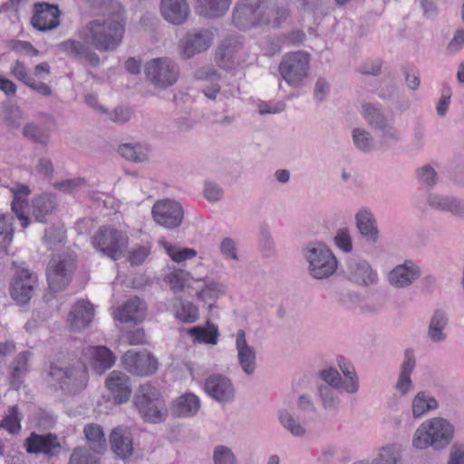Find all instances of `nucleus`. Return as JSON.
<instances>
[{
	"mask_svg": "<svg viewBox=\"0 0 464 464\" xmlns=\"http://www.w3.org/2000/svg\"><path fill=\"white\" fill-rule=\"evenodd\" d=\"M111 444L113 452L121 459H127L132 455L133 443L130 431L127 429L116 428L111 433Z\"/></svg>",
	"mask_w": 464,
	"mask_h": 464,
	"instance_id": "7c9ffc66",
	"label": "nucleus"
},
{
	"mask_svg": "<svg viewBox=\"0 0 464 464\" xmlns=\"http://www.w3.org/2000/svg\"><path fill=\"white\" fill-rule=\"evenodd\" d=\"M128 244L127 234L111 226L101 227L92 237V246L112 260L123 256Z\"/></svg>",
	"mask_w": 464,
	"mask_h": 464,
	"instance_id": "0eeeda50",
	"label": "nucleus"
},
{
	"mask_svg": "<svg viewBox=\"0 0 464 464\" xmlns=\"http://www.w3.org/2000/svg\"><path fill=\"white\" fill-rule=\"evenodd\" d=\"M449 324V317L445 311L436 309L430 321L428 336L433 343H441L446 340L447 334L444 332Z\"/></svg>",
	"mask_w": 464,
	"mask_h": 464,
	"instance_id": "f704fd0d",
	"label": "nucleus"
},
{
	"mask_svg": "<svg viewBox=\"0 0 464 464\" xmlns=\"http://www.w3.org/2000/svg\"><path fill=\"white\" fill-rule=\"evenodd\" d=\"M61 12L56 5L45 2L34 5V13L31 18L32 25L38 31L45 32L55 29L60 24Z\"/></svg>",
	"mask_w": 464,
	"mask_h": 464,
	"instance_id": "a211bd4d",
	"label": "nucleus"
},
{
	"mask_svg": "<svg viewBox=\"0 0 464 464\" xmlns=\"http://www.w3.org/2000/svg\"><path fill=\"white\" fill-rule=\"evenodd\" d=\"M319 376L325 382L324 385H329L337 390H343V380L337 370L334 368L322 370Z\"/></svg>",
	"mask_w": 464,
	"mask_h": 464,
	"instance_id": "bf43d9fd",
	"label": "nucleus"
},
{
	"mask_svg": "<svg viewBox=\"0 0 464 464\" xmlns=\"http://www.w3.org/2000/svg\"><path fill=\"white\" fill-rule=\"evenodd\" d=\"M92 366L96 373L102 374L111 368L116 361L114 353L106 346L91 348Z\"/></svg>",
	"mask_w": 464,
	"mask_h": 464,
	"instance_id": "473e14b6",
	"label": "nucleus"
},
{
	"mask_svg": "<svg viewBox=\"0 0 464 464\" xmlns=\"http://www.w3.org/2000/svg\"><path fill=\"white\" fill-rule=\"evenodd\" d=\"M398 459V452L393 445L383 447L379 456L374 459L372 464H396Z\"/></svg>",
	"mask_w": 464,
	"mask_h": 464,
	"instance_id": "e2e57ef3",
	"label": "nucleus"
},
{
	"mask_svg": "<svg viewBox=\"0 0 464 464\" xmlns=\"http://www.w3.org/2000/svg\"><path fill=\"white\" fill-rule=\"evenodd\" d=\"M13 218L0 215V247L7 253V246L11 243L14 235Z\"/></svg>",
	"mask_w": 464,
	"mask_h": 464,
	"instance_id": "3c124183",
	"label": "nucleus"
},
{
	"mask_svg": "<svg viewBox=\"0 0 464 464\" xmlns=\"http://www.w3.org/2000/svg\"><path fill=\"white\" fill-rule=\"evenodd\" d=\"M151 215L158 225L168 229H174L181 225L184 209L181 204L174 199H160L154 203Z\"/></svg>",
	"mask_w": 464,
	"mask_h": 464,
	"instance_id": "f8f14e48",
	"label": "nucleus"
},
{
	"mask_svg": "<svg viewBox=\"0 0 464 464\" xmlns=\"http://www.w3.org/2000/svg\"><path fill=\"white\" fill-rule=\"evenodd\" d=\"M304 258L308 263L309 275L319 280L329 278L338 266L332 250L321 242L308 244L304 249Z\"/></svg>",
	"mask_w": 464,
	"mask_h": 464,
	"instance_id": "39448f33",
	"label": "nucleus"
},
{
	"mask_svg": "<svg viewBox=\"0 0 464 464\" xmlns=\"http://www.w3.org/2000/svg\"><path fill=\"white\" fill-rule=\"evenodd\" d=\"M430 208L440 212H448L451 215L464 218V200L449 195L430 194L427 198Z\"/></svg>",
	"mask_w": 464,
	"mask_h": 464,
	"instance_id": "a878e982",
	"label": "nucleus"
},
{
	"mask_svg": "<svg viewBox=\"0 0 464 464\" xmlns=\"http://www.w3.org/2000/svg\"><path fill=\"white\" fill-rule=\"evenodd\" d=\"M309 70L310 57L304 51L285 53L278 66L282 79L292 87L300 86L307 78Z\"/></svg>",
	"mask_w": 464,
	"mask_h": 464,
	"instance_id": "1a4fd4ad",
	"label": "nucleus"
},
{
	"mask_svg": "<svg viewBox=\"0 0 464 464\" xmlns=\"http://www.w3.org/2000/svg\"><path fill=\"white\" fill-rule=\"evenodd\" d=\"M118 152L130 161L140 163L148 160L150 149L140 143H124L119 146Z\"/></svg>",
	"mask_w": 464,
	"mask_h": 464,
	"instance_id": "ea45409f",
	"label": "nucleus"
},
{
	"mask_svg": "<svg viewBox=\"0 0 464 464\" xmlns=\"http://www.w3.org/2000/svg\"><path fill=\"white\" fill-rule=\"evenodd\" d=\"M355 227L361 237L369 244L374 245L380 239L377 219L368 208H360L354 216Z\"/></svg>",
	"mask_w": 464,
	"mask_h": 464,
	"instance_id": "4be33fe9",
	"label": "nucleus"
},
{
	"mask_svg": "<svg viewBox=\"0 0 464 464\" xmlns=\"http://www.w3.org/2000/svg\"><path fill=\"white\" fill-rule=\"evenodd\" d=\"M281 425L295 437H303L305 434L304 427L286 410L278 412Z\"/></svg>",
	"mask_w": 464,
	"mask_h": 464,
	"instance_id": "49530a36",
	"label": "nucleus"
},
{
	"mask_svg": "<svg viewBox=\"0 0 464 464\" xmlns=\"http://www.w3.org/2000/svg\"><path fill=\"white\" fill-rule=\"evenodd\" d=\"M107 389L116 404H121L129 401L131 394V382L130 377L119 371L111 372L106 378Z\"/></svg>",
	"mask_w": 464,
	"mask_h": 464,
	"instance_id": "b1692460",
	"label": "nucleus"
},
{
	"mask_svg": "<svg viewBox=\"0 0 464 464\" xmlns=\"http://www.w3.org/2000/svg\"><path fill=\"white\" fill-rule=\"evenodd\" d=\"M214 464H238L232 450L225 445H218L213 450Z\"/></svg>",
	"mask_w": 464,
	"mask_h": 464,
	"instance_id": "864d4df0",
	"label": "nucleus"
},
{
	"mask_svg": "<svg viewBox=\"0 0 464 464\" xmlns=\"http://www.w3.org/2000/svg\"><path fill=\"white\" fill-rule=\"evenodd\" d=\"M76 266V256L72 253L53 256L46 268L49 288L53 292L64 290L71 283Z\"/></svg>",
	"mask_w": 464,
	"mask_h": 464,
	"instance_id": "6e6552de",
	"label": "nucleus"
},
{
	"mask_svg": "<svg viewBox=\"0 0 464 464\" xmlns=\"http://www.w3.org/2000/svg\"><path fill=\"white\" fill-rule=\"evenodd\" d=\"M175 316L181 322L191 324L198 318V309L192 303L180 301L179 307L176 310Z\"/></svg>",
	"mask_w": 464,
	"mask_h": 464,
	"instance_id": "603ef678",
	"label": "nucleus"
},
{
	"mask_svg": "<svg viewBox=\"0 0 464 464\" xmlns=\"http://www.w3.org/2000/svg\"><path fill=\"white\" fill-rule=\"evenodd\" d=\"M148 81L155 87L166 89L174 85L179 77V67L169 57L154 58L145 64Z\"/></svg>",
	"mask_w": 464,
	"mask_h": 464,
	"instance_id": "9d476101",
	"label": "nucleus"
},
{
	"mask_svg": "<svg viewBox=\"0 0 464 464\" xmlns=\"http://www.w3.org/2000/svg\"><path fill=\"white\" fill-rule=\"evenodd\" d=\"M204 391L218 403L231 402L236 392L232 381L220 373H213L205 380Z\"/></svg>",
	"mask_w": 464,
	"mask_h": 464,
	"instance_id": "f3484780",
	"label": "nucleus"
},
{
	"mask_svg": "<svg viewBox=\"0 0 464 464\" xmlns=\"http://www.w3.org/2000/svg\"><path fill=\"white\" fill-rule=\"evenodd\" d=\"M48 376L50 382L66 394L79 393L88 383V372L82 364L62 366L51 363Z\"/></svg>",
	"mask_w": 464,
	"mask_h": 464,
	"instance_id": "20e7f679",
	"label": "nucleus"
},
{
	"mask_svg": "<svg viewBox=\"0 0 464 464\" xmlns=\"http://www.w3.org/2000/svg\"><path fill=\"white\" fill-rule=\"evenodd\" d=\"M160 10L166 21L176 25L184 24L190 14L186 0H161Z\"/></svg>",
	"mask_w": 464,
	"mask_h": 464,
	"instance_id": "bb28decb",
	"label": "nucleus"
},
{
	"mask_svg": "<svg viewBox=\"0 0 464 464\" xmlns=\"http://www.w3.org/2000/svg\"><path fill=\"white\" fill-rule=\"evenodd\" d=\"M302 7L314 15L325 16L329 14L327 0H298Z\"/></svg>",
	"mask_w": 464,
	"mask_h": 464,
	"instance_id": "680f3d73",
	"label": "nucleus"
},
{
	"mask_svg": "<svg viewBox=\"0 0 464 464\" xmlns=\"http://www.w3.org/2000/svg\"><path fill=\"white\" fill-rule=\"evenodd\" d=\"M214 33L210 29H199L188 32L180 41V53L184 59H189L207 51L213 44Z\"/></svg>",
	"mask_w": 464,
	"mask_h": 464,
	"instance_id": "4468645a",
	"label": "nucleus"
},
{
	"mask_svg": "<svg viewBox=\"0 0 464 464\" xmlns=\"http://www.w3.org/2000/svg\"><path fill=\"white\" fill-rule=\"evenodd\" d=\"M220 252L226 259L238 260L237 244L230 237H225L220 243Z\"/></svg>",
	"mask_w": 464,
	"mask_h": 464,
	"instance_id": "338daca9",
	"label": "nucleus"
},
{
	"mask_svg": "<svg viewBox=\"0 0 464 464\" xmlns=\"http://www.w3.org/2000/svg\"><path fill=\"white\" fill-rule=\"evenodd\" d=\"M200 408V400L194 393L188 392L179 396L172 404L171 414L178 418L195 416Z\"/></svg>",
	"mask_w": 464,
	"mask_h": 464,
	"instance_id": "2f4dec72",
	"label": "nucleus"
},
{
	"mask_svg": "<svg viewBox=\"0 0 464 464\" xmlns=\"http://www.w3.org/2000/svg\"><path fill=\"white\" fill-rule=\"evenodd\" d=\"M133 404L141 419L150 423L164 422L168 416L165 400L157 387L141 384L133 396Z\"/></svg>",
	"mask_w": 464,
	"mask_h": 464,
	"instance_id": "7ed1b4c3",
	"label": "nucleus"
},
{
	"mask_svg": "<svg viewBox=\"0 0 464 464\" xmlns=\"http://www.w3.org/2000/svg\"><path fill=\"white\" fill-rule=\"evenodd\" d=\"M93 317V305L89 301L81 299L72 305L67 323L72 331L79 332L89 327Z\"/></svg>",
	"mask_w": 464,
	"mask_h": 464,
	"instance_id": "393cba45",
	"label": "nucleus"
},
{
	"mask_svg": "<svg viewBox=\"0 0 464 464\" xmlns=\"http://www.w3.org/2000/svg\"><path fill=\"white\" fill-rule=\"evenodd\" d=\"M242 48V41L237 36L225 38L216 53V60L221 68H228L229 61Z\"/></svg>",
	"mask_w": 464,
	"mask_h": 464,
	"instance_id": "72a5a7b5",
	"label": "nucleus"
},
{
	"mask_svg": "<svg viewBox=\"0 0 464 464\" xmlns=\"http://www.w3.org/2000/svg\"><path fill=\"white\" fill-rule=\"evenodd\" d=\"M92 45L85 41L67 39L57 44L60 52L68 57L92 67H98L101 63L100 56L91 48Z\"/></svg>",
	"mask_w": 464,
	"mask_h": 464,
	"instance_id": "dca6fc26",
	"label": "nucleus"
},
{
	"mask_svg": "<svg viewBox=\"0 0 464 464\" xmlns=\"http://www.w3.org/2000/svg\"><path fill=\"white\" fill-rule=\"evenodd\" d=\"M354 146L362 152H370L375 148V141L372 134L362 128H354L352 131Z\"/></svg>",
	"mask_w": 464,
	"mask_h": 464,
	"instance_id": "c03bdc74",
	"label": "nucleus"
},
{
	"mask_svg": "<svg viewBox=\"0 0 464 464\" xmlns=\"http://www.w3.org/2000/svg\"><path fill=\"white\" fill-rule=\"evenodd\" d=\"M23 135L32 142L38 143L43 146H47L50 140V130L33 122L24 125L23 129Z\"/></svg>",
	"mask_w": 464,
	"mask_h": 464,
	"instance_id": "79ce46f5",
	"label": "nucleus"
},
{
	"mask_svg": "<svg viewBox=\"0 0 464 464\" xmlns=\"http://www.w3.org/2000/svg\"><path fill=\"white\" fill-rule=\"evenodd\" d=\"M165 249L169 257L177 263L191 259L197 256V252L193 248H179L175 246L166 245Z\"/></svg>",
	"mask_w": 464,
	"mask_h": 464,
	"instance_id": "5fc2aeb1",
	"label": "nucleus"
},
{
	"mask_svg": "<svg viewBox=\"0 0 464 464\" xmlns=\"http://www.w3.org/2000/svg\"><path fill=\"white\" fill-rule=\"evenodd\" d=\"M22 118V112L17 107L9 106L4 111L3 121L10 130L18 129L21 125Z\"/></svg>",
	"mask_w": 464,
	"mask_h": 464,
	"instance_id": "052dcab7",
	"label": "nucleus"
},
{
	"mask_svg": "<svg viewBox=\"0 0 464 464\" xmlns=\"http://www.w3.org/2000/svg\"><path fill=\"white\" fill-rule=\"evenodd\" d=\"M124 24L115 15L98 17L80 28L77 34L100 52H113L121 44L124 35Z\"/></svg>",
	"mask_w": 464,
	"mask_h": 464,
	"instance_id": "f257e3e1",
	"label": "nucleus"
},
{
	"mask_svg": "<svg viewBox=\"0 0 464 464\" xmlns=\"http://www.w3.org/2000/svg\"><path fill=\"white\" fill-rule=\"evenodd\" d=\"M339 367L345 376L343 381V391L350 394H354L359 390V378L354 367L346 362H340Z\"/></svg>",
	"mask_w": 464,
	"mask_h": 464,
	"instance_id": "a18cd8bd",
	"label": "nucleus"
},
{
	"mask_svg": "<svg viewBox=\"0 0 464 464\" xmlns=\"http://www.w3.org/2000/svg\"><path fill=\"white\" fill-rule=\"evenodd\" d=\"M438 408V401L426 392H419L411 401V412L414 419H420Z\"/></svg>",
	"mask_w": 464,
	"mask_h": 464,
	"instance_id": "4c0bfd02",
	"label": "nucleus"
},
{
	"mask_svg": "<svg viewBox=\"0 0 464 464\" xmlns=\"http://www.w3.org/2000/svg\"><path fill=\"white\" fill-rule=\"evenodd\" d=\"M1 427L8 430L10 433H16L20 430V418L18 417V407L12 406L8 414L1 421Z\"/></svg>",
	"mask_w": 464,
	"mask_h": 464,
	"instance_id": "13d9d810",
	"label": "nucleus"
},
{
	"mask_svg": "<svg viewBox=\"0 0 464 464\" xmlns=\"http://www.w3.org/2000/svg\"><path fill=\"white\" fill-rule=\"evenodd\" d=\"M335 245L346 253H350L353 250V240L350 231L347 227L340 228L337 230L334 237Z\"/></svg>",
	"mask_w": 464,
	"mask_h": 464,
	"instance_id": "0e129e2a",
	"label": "nucleus"
},
{
	"mask_svg": "<svg viewBox=\"0 0 464 464\" xmlns=\"http://www.w3.org/2000/svg\"><path fill=\"white\" fill-rule=\"evenodd\" d=\"M55 198L52 194H42L33 200V215L39 222H45L46 216L55 208Z\"/></svg>",
	"mask_w": 464,
	"mask_h": 464,
	"instance_id": "58836bf2",
	"label": "nucleus"
},
{
	"mask_svg": "<svg viewBox=\"0 0 464 464\" xmlns=\"http://www.w3.org/2000/svg\"><path fill=\"white\" fill-rule=\"evenodd\" d=\"M420 183L426 188H430L438 182V174L430 165H425L418 169Z\"/></svg>",
	"mask_w": 464,
	"mask_h": 464,
	"instance_id": "4d7b16f0",
	"label": "nucleus"
},
{
	"mask_svg": "<svg viewBox=\"0 0 464 464\" xmlns=\"http://www.w3.org/2000/svg\"><path fill=\"white\" fill-rule=\"evenodd\" d=\"M416 366V359L413 350L407 349L404 352V359L401 365L398 380L395 384L396 391L404 396L413 389L411 375Z\"/></svg>",
	"mask_w": 464,
	"mask_h": 464,
	"instance_id": "c756f323",
	"label": "nucleus"
},
{
	"mask_svg": "<svg viewBox=\"0 0 464 464\" xmlns=\"http://www.w3.org/2000/svg\"><path fill=\"white\" fill-rule=\"evenodd\" d=\"M132 117V111L130 108L119 106L116 107L111 113L110 119L118 124H123L130 120Z\"/></svg>",
	"mask_w": 464,
	"mask_h": 464,
	"instance_id": "774afa93",
	"label": "nucleus"
},
{
	"mask_svg": "<svg viewBox=\"0 0 464 464\" xmlns=\"http://www.w3.org/2000/svg\"><path fill=\"white\" fill-rule=\"evenodd\" d=\"M262 0H241L233 13V23L239 29H249L261 24Z\"/></svg>",
	"mask_w": 464,
	"mask_h": 464,
	"instance_id": "2eb2a0df",
	"label": "nucleus"
},
{
	"mask_svg": "<svg viewBox=\"0 0 464 464\" xmlns=\"http://www.w3.org/2000/svg\"><path fill=\"white\" fill-rule=\"evenodd\" d=\"M38 286L37 275L24 267H16L10 281L9 293L18 304H26Z\"/></svg>",
	"mask_w": 464,
	"mask_h": 464,
	"instance_id": "9b49d317",
	"label": "nucleus"
},
{
	"mask_svg": "<svg viewBox=\"0 0 464 464\" xmlns=\"http://www.w3.org/2000/svg\"><path fill=\"white\" fill-rule=\"evenodd\" d=\"M421 276L420 267L412 260L396 266L388 275V281L395 288H406Z\"/></svg>",
	"mask_w": 464,
	"mask_h": 464,
	"instance_id": "aec40b11",
	"label": "nucleus"
},
{
	"mask_svg": "<svg viewBox=\"0 0 464 464\" xmlns=\"http://www.w3.org/2000/svg\"><path fill=\"white\" fill-rule=\"evenodd\" d=\"M231 5V0H197V12L208 18L224 15Z\"/></svg>",
	"mask_w": 464,
	"mask_h": 464,
	"instance_id": "c9c22d12",
	"label": "nucleus"
},
{
	"mask_svg": "<svg viewBox=\"0 0 464 464\" xmlns=\"http://www.w3.org/2000/svg\"><path fill=\"white\" fill-rule=\"evenodd\" d=\"M32 353L24 351L19 353L9 365L8 382L14 390H19L29 372V361Z\"/></svg>",
	"mask_w": 464,
	"mask_h": 464,
	"instance_id": "cd10ccee",
	"label": "nucleus"
},
{
	"mask_svg": "<svg viewBox=\"0 0 464 464\" xmlns=\"http://www.w3.org/2000/svg\"><path fill=\"white\" fill-rule=\"evenodd\" d=\"M362 115L386 144H393L401 140V132L395 127L393 118L386 114L382 106L372 102H363Z\"/></svg>",
	"mask_w": 464,
	"mask_h": 464,
	"instance_id": "423d86ee",
	"label": "nucleus"
},
{
	"mask_svg": "<svg viewBox=\"0 0 464 464\" xmlns=\"http://www.w3.org/2000/svg\"><path fill=\"white\" fill-rule=\"evenodd\" d=\"M337 391V389L332 388L329 385H320L318 387V396L324 410L331 411H337L340 404Z\"/></svg>",
	"mask_w": 464,
	"mask_h": 464,
	"instance_id": "37998d69",
	"label": "nucleus"
},
{
	"mask_svg": "<svg viewBox=\"0 0 464 464\" xmlns=\"http://www.w3.org/2000/svg\"><path fill=\"white\" fill-rule=\"evenodd\" d=\"M65 237L64 230L59 227H50L45 229L43 242L49 250L58 249L63 245Z\"/></svg>",
	"mask_w": 464,
	"mask_h": 464,
	"instance_id": "09e8293b",
	"label": "nucleus"
},
{
	"mask_svg": "<svg viewBox=\"0 0 464 464\" xmlns=\"http://www.w3.org/2000/svg\"><path fill=\"white\" fill-rule=\"evenodd\" d=\"M191 279L190 274L182 269H174L166 276V281L175 292L182 291L188 286Z\"/></svg>",
	"mask_w": 464,
	"mask_h": 464,
	"instance_id": "8fccbe9b",
	"label": "nucleus"
},
{
	"mask_svg": "<svg viewBox=\"0 0 464 464\" xmlns=\"http://www.w3.org/2000/svg\"><path fill=\"white\" fill-rule=\"evenodd\" d=\"M146 315V304L137 296L127 300L122 306L119 307L114 318L121 323L135 324L141 322Z\"/></svg>",
	"mask_w": 464,
	"mask_h": 464,
	"instance_id": "c85d7f7f",
	"label": "nucleus"
},
{
	"mask_svg": "<svg viewBox=\"0 0 464 464\" xmlns=\"http://www.w3.org/2000/svg\"><path fill=\"white\" fill-rule=\"evenodd\" d=\"M27 205H28L27 201H22V200H13L12 204H11L12 211L15 214L17 218L21 221V225L24 228H25L30 223V218L25 214Z\"/></svg>",
	"mask_w": 464,
	"mask_h": 464,
	"instance_id": "69168bd1",
	"label": "nucleus"
},
{
	"mask_svg": "<svg viewBox=\"0 0 464 464\" xmlns=\"http://www.w3.org/2000/svg\"><path fill=\"white\" fill-rule=\"evenodd\" d=\"M24 445L28 453H42L47 457H53L61 450V443L54 433L37 434L32 432L25 440Z\"/></svg>",
	"mask_w": 464,
	"mask_h": 464,
	"instance_id": "6ab92c4d",
	"label": "nucleus"
},
{
	"mask_svg": "<svg viewBox=\"0 0 464 464\" xmlns=\"http://www.w3.org/2000/svg\"><path fill=\"white\" fill-rule=\"evenodd\" d=\"M188 334L199 343L216 344L218 338V328L211 324L208 328L193 327L188 330Z\"/></svg>",
	"mask_w": 464,
	"mask_h": 464,
	"instance_id": "de8ad7c7",
	"label": "nucleus"
},
{
	"mask_svg": "<svg viewBox=\"0 0 464 464\" xmlns=\"http://www.w3.org/2000/svg\"><path fill=\"white\" fill-rule=\"evenodd\" d=\"M454 435L453 425L446 419L435 417L423 421L415 430L412 446L418 450L432 448L442 450L451 442Z\"/></svg>",
	"mask_w": 464,
	"mask_h": 464,
	"instance_id": "f03ea898",
	"label": "nucleus"
},
{
	"mask_svg": "<svg viewBox=\"0 0 464 464\" xmlns=\"http://www.w3.org/2000/svg\"><path fill=\"white\" fill-rule=\"evenodd\" d=\"M235 344L239 366L246 375H253L256 369V353L255 348L248 344L243 329L237 332Z\"/></svg>",
	"mask_w": 464,
	"mask_h": 464,
	"instance_id": "5701e85b",
	"label": "nucleus"
},
{
	"mask_svg": "<svg viewBox=\"0 0 464 464\" xmlns=\"http://www.w3.org/2000/svg\"><path fill=\"white\" fill-rule=\"evenodd\" d=\"M125 369L138 376H149L155 373L159 368L157 358L147 351H127L122 356Z\"/></svg>",
	"mask_w": 464,
	"mask_h": 464,
	"instance_id": "ddd939ff",
	"label": "nucleus"
},
{
	"mask_svg": "<svg viewBox=\"0 0 464 464\" xmlns=\"http://www.w3.org/2000/svg\"><path fill=\"white\" fill-rule=\"evenodd\" d=\"M346 275L349 280L361 285H374L378 281L377 273L368 261L362 258L348 259Z\"/></svg>",
	"mask_w": 464,
	"mask_h": 464,
	"instance_id": "412c9836",
	"label": "nucleus"
},
{
	"mask_svg": "<svg viewBox=\"0 0 464 464\" xmlns=\"http://www.w3.org/2000/svg\"><path fill=\"white\" fill-rule=\"evenodd\" d=\"M68 464H98V459L87 449L79 447L72 452Z\"/></svg>",
	"mask_w": 464,
	"mask_h": 464,
	"instance_id": "6e6d98bb",
	"label": "nucleus"
},
{
	"mask_svg": "<svg viewBox=\"0 0 464 464\" xmlns=\"http://www.w3.org/2000/svg\"><path fill=\"white\" fill-rule=\"evenodd\" d=\"M289 15V9L285 5H272L270 6L261 5L262 25L278 27Z\"/></svg>",
	"mask_w": 464,
	"mask_h": 464,
	"instance_id": "e433bc0d",
	"label": "nucleus"
},
{
	"mask_svg": "<svg viewBox=\"0 0 464 464\" xmlns=\"http://www.w3.org/2000/svg\"><path fill=\"white\" fill-rule=\"evenodd\" d=\"M90 448L95 453H103L106 450V440L102 427L98 424H89L83 430Z\"/></svg>",
	"mask_w": 464,
	"mask_h": 464,
	"instance_id": "a19ab883",
	"label": "nucleus"
}]
</instances>
